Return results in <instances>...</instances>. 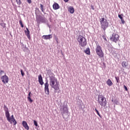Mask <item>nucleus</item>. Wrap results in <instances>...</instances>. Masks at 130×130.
<instances>
[{
	"label": "nucleus",
	"instance_id": "4",
	"mask_svg": "<svg viewBox=\"0 0 130 130\" xmlns=\"http://www.w3.org/2000/svg\"><path fill=\"white\" fill-rule=\"evenodd\" d=\"M98 102L99 103L101 106H104L105 107L107 105V102L106 101V98L103 96V95H99L98 96Z\"/></svg>",
	"mask_w": 130,
	"mask_h": 130
},
{
	"label": "nucleus",
	"instance_id": "10",
	"mask_svg": "<svg viewBox=\"0 0 130 130\" xmlns=\"http://www.w3.org/2000/svg\"><path fill=\"white\" fill-rule=\"evenodd\" d=\"M1 79L4 84H7L9 83V77H8L7 75L5 74V75L1 76Z\"/></svg>",
	"mask_w": 130,
	"mask_h": 130
},
{
	"label": "nucleus",
	"instance_id": "18",
	"mask_svg": "<svg viewBox=\"0 0 130 130\" xmlns=\"http://www.w3.org/2000/svg\"><path fill=\"white\" fill-rule=\"evenodd\" d=\"M68 11L70 13V14H74L75 13V9L72 6L69 7Z\"/></svg>",
	"mask_w": 130,
	"mask_h": 130
},
{
	"label": "nucleus",
	"instance_id": "24",
	"mask_svg": "<svg viewBox=\"0 0 130 130\" xmlns=\"http://www.w3.org/2000/svg\"><path fill=\"white\" fill-rule=\"evenodd\" d=\"M47 74H48L49 76H50V75H51V74H53V73L51 72V70L49 69L47 70Z\"/></svg>",
	"mask_w": 130,
	"mask_h": 130
},
{
	"label": "nucleus",
	"instance_id": "3",
	"mask_svg": "<svg viewBox=\"0 0 130 130\" xmlns=\"http://www.w3.org/2000/svg\"><path fill=\"white\" fill-rule=\"evenodd\" d=\"M60 110L63 118H64V115H63L64 114L70 116V112H69V108H68V105H63L61 106L60 107Z\"/></svg>",
	"mask_w": 130,
	"mask_h": 130
},
{
	"label": "nucleus",
	"instance_id": "1",
	"mask_svg": "<svg viewBox=\"0 0 130 130\" xmlns=\"http://www.w3.org/2000/svg\"><path fill=\"white\" fill-rule=\"evenodd\" d=\"M50 80V86L55 90L57 91L59 89V83L57 82V79L55 78L54 74L51 73L49 76Z\"/></svg>",
	"mask_w": 130,
	"mask_h": 130
},
{
	"label": "nucleus",
	"instance_id": "25",
	"mask_svg": "<svg viewBox=\"0 0 130 130\" xmlns=\"http://www.w3.org/2000/svg\"><path fill=\"white\" fill-rule=\"evenodd\" d=\"M19 22V24L20 25L21 28H24V24H23V22L22 21V20H20Z\"/></svg>",
	"mask_w": 130,
	"mask_h": 130
},
{
	"label": "nucleus",
	"instance_id": "11",
	"mask_svg": "<svg viewBox=\"0 0 130 130\" xmlns=\"http://www.w3.org/2000/svg\"><path fill=\"white\" fill-rule=\"evenodd\" d=\"M38 82L41 86H43L44 84V82H43V78H42V75L41 74H40L38 76Z\"/></svg>",
	"mask_w": 130,
	"mask_h": 130
},
{
	"label": "nucleus",
	"instance_id": "21",
	"mask_svg": "<svg viewBox=\"0 0 130 130\" xmlns=\"http://www.w3.org/2000/svg\"><path fill=\"white\" fill-rule=\"evenodd\" d=\"M84 52L86 53V54H87L88 55H90V48H87L84 51Z\"/></svg>",
	"mask_w": 130,
	"mask_h": 130
},
{
	"label": "nucleus",
	"instance_id": "40",
	"mask_svg": "<svg viewBox=\"0 0 130 130\" xmlns=\"http://www.w3.org/2000/svg\"><path fill=\"white\" fill-rule=\"evenodd\" d=\"M27 2L28 4H31L32 3L31 0H27Z\"/></svg>",
	"mask_w": 130,
	"mask_h": 130
},
{
	"label": "nucleus",
	"instance_id": "27",
	"mask_svg": "<svg viewBox=\"0 0 130 130\" xmlns=\"http://www.w3.org/2000/svg\"><path fill=\"white\" fill-rule=\"evenodd\" d=\"M11 121H12V122H13L14 125H16L17 124V121H16L15 119H12V120H11Z\"/></svg>",
	"mask_w": 130,
	"mask_h": 130
},
{
	"label": "nucleus",
	"instance_id": "46",
	"mask_svg": "<svg viewBox=\"0 0 130 130\" xmlns=\"http://www.w3.org/2000/svg\"><path fill=\"white\" fill-rule=\"evenodd\" d=\"M65 3H68L69 0H63Z\"/></svg>",
	"mask_w": 130,
	"mask_h": 130
},
{
	"label": "nucleus",
	"instance_id": "23",
	"mask_svg": "<svg viewBox=\"0 0 130 130\" xmlns=\"http://www.w3.org/2000/svg\"><path fill=\"white\" fill-rule=\"evenodd\" d=\"M114 103L116 104V105H118V104H119V101H118L117 99H116L114 101Z\"/></svg>",
	"mask_w": 130,
	"mask_h": 130
},
{
	"label": "nucleus",
	"instance_id": "47",
	"mask_svg": "<svg viewBox=\"0 0 130 130\" xmlns=\"http://www.w3.org/2000/svg\"><path fill=\"white\" fill-rule=\"evenodd\" d=\"M94 110H95V111L96 112V111H98V110H97V109H96V108H95Z\"/></svg>",
	"mask_w": 130,
	"mask_h": 130
},
{
	"label": "nucleus",
	"instance_id": "34",
	"mask_svg": "<svg viewBox=\"0 0 130 130\" xmlns=\"http://www.w3.org/2000/svg\"><path fill=\"white\" fill-rule=\"evenodd\" d=\"M34 125H35V126H38V123L37 122V121L34 120Z\"/></svg>",
	"mask_w": 130,
	"mask_h": 130
},
{
	"label": "nucleus",
	"instance_id": "44",
	"mask_svg": "<svg viewBox=\"0 0 130 130\" xmlns=\"http://www.w3.org/2000/svg\"><path fill=\"white\" fill-rule=\"evenodd\" d=\"M45 84H48V80L47 79H46V83Z\"/></svg>",
	"mask_w": 130,
	"mask_h": 130
},
{
	"label": "nucleus",
	"instance_id": "29",
	"mask_svg": "<svg viewBox=\"0 0 130 130\" xmlns=\"http://www.w3.org/2000/svg\"><path fill=\"white\" fill-rule=\"evenodd\" d=\"M15 119V117H14V115H12L11 117H10V120L9 121V122H10V123H12V121H11V120L12 119Z\"/></svg>",
	"mask_w": 130,
	"mask_h": 130
},
{
	"label": "nucleus",
	"instance_id": "8",
	"mask_svg": "<svg viewBox=\"0 0 130 130\" xmlns=\"http://www.w3.org/2000/svg\"><path fill=\"white\" fill-rule=\"evenodd\" d=\"M110 39L111 41H112L113 42H115V43H116L118 40H119V36H118L117 34L113 33L112 35V37L110 38Z\"/></svg>",
	"mask_w": 130,
	"mask_h": 130
},
{
	"label": "nucleus",
	"instance_id": "6",
	"mask_svg": "<svg viewBox=\"0 0 130 130\" xmlns=\"http://www.w3.org/2000/svg\"><path fill=\"white\" fill-rule=\"evenodd\" d=\"M96 47L95 52L97 55H98L99 57H104V53L102 50V47H101V46L99 45V44H96Z\"/></svg>",
	"mask_w": 130,
	"mask_h": 130
},
{
	"label": "nucleus",
	"instance_id": "20",
	"mask_svg": "<svg viewBox=\"0 0 130 130\" xmlns=\"http://www.w3.org/2000/svg\"><path fill=\"white\" fill-rule=\"evenodd\" d=\"M40 8H41V10L42 12L45 14L46 15V13H45V9H44V6L42 4H40Z\"/></svg>",
	"mask_w": 130,
	"mask_h": 130
},
{
	"label": "nucleus",
	"instance_id": "31",
	"mask_svg": "<svg viewBox=\"0 0 130 130\" xmlns=\"http://www.w3.org/2000/svg\"><path fill=\"white\" fill-rule=\"evenodd\" d=\"M122 16H123V14H118V18H119V19H120V20H122V19H123V17H122Z\"/></svg>",
	"mask_w": 130,
	"mask_h": 130
},
{
	"label": "nucleus",
	"instance_id": "42",
	"mask_svg": "<svg viewBox=\"0 0 130 130\" xmlns=\"http://www.w3.org/2000/svg\"><path fill=\"white\" fill-rule=\"evenodd\" d=\"M90 8L91 9V10H93V11H94V6H93V5H91L90 6Z\"/></svg>",
	"mask_w": 130,
	"mask_h": 130
},
{
	"label": "nucleus",
	"instance_id": "22",
	"mask_svg": "<svg viewBox=\"0 0 130 130\" xmlns=\"http://www.w3.org/2000/svg\"><path fill=\"white\" fill-rule=\"evenodd\" d=\"M121 65L122 67L123 68H126V67H127V62H126V61H123L122 63H121Z\"/></svg>",
	"mask_w": 130,
	"mask_h": 130
},
{
	"label": "nucleus",
	"instance_id": "50",
	"mask_svg": "<svg viewBox=\"0 0 130 130\" xmlns=\"http://www.w3.org/2000/svg\"><path fill=\"white\" fill-rule=\"evenodd\" d=\"M37 10H38V11H39V9L38 8Z\"/></svg>",
	"mask_w": 130,
	"mask_h": 130
},
{
	"label": "nucleus",
	"instance_id": "13",
	"mask_svg": "<svg viewBox=\"0 0 130 130\" xmlns=\"http://www.w3.org/2000/svg\"><path fill=\"white\" fill-rule=\"evenodd\" d=\"M42 38L45 40H49L52 38V35H44Z\"/></svg>",
	"mask_w": 130,
	"mask_h": 130
},
{
	"label": "nucleus",
	"instance_id": "51",
	"mask_svg": "<svg viewBox=\"0 0 130 130\" xmlns=\"http://www.w3.org/2000/svg\"><path fill=\"white\" fill-rule=\"evenodd\" d=\"M104 64H105V63H104Z\"/></svg>",
	"mask_w": 130,
	"mask_h": 130
},
{
	"label": "nucleus",
	"instance_id": "36",
	"mask_svg": "<svg viewBox=\"0 0 130 130\" xmlns=\"http://www.w3.org/2000/svg\"><path fill=\"white\" fill-rule=\"evenodd\" d=\"M16 2L18 6L21 5V0H16Z\"/></svg>",
	"mask_w": 130,
	"mask_h": 130
},
{
	"label": "nucleus",
	"instance_id": "41",
	"mask_svg": "<svg viewBox=\"0 0 130 130\" xmlns=\"http://www.w3.org/2000/svg\"><path fill=\"white\" fill-rule=\"evenodd\" d=\"M102 37H103V39H104V40H106V37H105V36L103 35V36H102Z\"/></svg>",
	"mask_w": 130,
	"mask_h": 130
},
{
	"label": "nucleus",
	"instance_id": "38",
	"mask_svg": "<svg viewBox=\"0 0 130 130\" xmlns=\"http://www.w3.org/2000/svg\"><path fill=\"white\" fill-rule=\"evenodd\" d=\"M4 73H5V71H4L3 70H0L1 76H2V75H3V74H4Z\"/></svg>",
	"mask_w": 130,
	"mask_h": 130
},
{
	"label": "nucleus",
	"instance_id": "48",
	"mask_svg": "<svg viewBox=\"0 0 130 130\" xmlns=\"http://www.w3.org/2000/svg\"><path fill=\"white\" fill-rule=\"evenodd\" d=\"M112 102H114V101L113 100V99L112 100Z\"/></svg>",
	"mask_w": 130,
	"mask_h": 130
},
{
	"label": "nucleus",
	"instance_id": "49",
	"mask_svg": "<svg viewBox=\"0 0 130 130\" xmlns=\"http://www.w3.org/2000/svg\"><path fill=\"white\" fill-rule=\"evenodd\" d=\"M22 46H24V44L22 43Z\"/></svg>",
	"mask_w": 130,
	"mask_h": 130
},
{
	"label": "nucleus",
	"instance_id": "39",
	"mask_svg": "<svg viewBox=\"0 0 130 130\" xmlns=\"http://www.w3.org/2000/svg\"><path fill=\"white\" fill-rule=\"evenodd\" d=\"M121 23L122 24H124V23H125V21H124V20H123V19H121Z\"/></svg>",
	"mask_w": 130,
	"mask_h": 130
},
{
	"label": "nucleus",
	"instance_id": "14",
	"mask_svg": "<svg viewBox=\"0 0 130 130\" xmlns=\"http://www.w3.org/2000/svg\"><path fill=\"white\" fill-rule=\"evenodd\" d=\"M22 124L25 129L29 130V127L28 125V123L26 121H23L22 122Z\"/></svg>",
	"mask_w": 130,
	"mask_h": 130
},
{
	"label": "nucleus",
	"instance_id": "7",
	"mask_svg": "<svg viewBox=\"0 0 130 130\" xmlns=\"http://www.w3.org/2000/svg\"><path fill=\"white\" fill-rule=\"evenodd\" d=\"M36 16H37L36 19L38 23H46V18L44 17V15H43L42 16L36 14Z\"/></svg>",
	"mask_w": 130,
	"mask_h": 130
},
{
	"label": "nucleus",
	"instance_id": "12",
	"mask_svg": "<svg viewBox=\"0 0 130 130\" xmlns=\"http://www.w3.org/2000/svg\"><path fill=\"white\" fill-rule=\"evenodd\" d=\"M45 92L47 95H49V84H45Z\"/></svg>",
	"mask_w": 130,
	"mask_h": 130
},
{
	"label": "nucleus",
	"instance_id": "9",
	"mask_svg": "<svg viewBox=\"0 0 130 130\" xmlns=\"http://www.w3.org/2000/svg\"><path fill=\"white\" fill-rule=\"evenodd\" d=\"M4 110L5 111V115L8 121H10V112H9V108L4 105Z\"/></svg>",
	"mask_w": 130,
	"mask_h": 130
},
{
	"label": "nucleus",
	"instance_id": "43",
	"mask_svg": "<svg viewBox=\"0 0 130 130\" xmlns=\"http://www.w3.org/2000/svg\"><path fill=\"white\" fill-rule=\"evenodd\" d=\"M47 26L48 27H49V29H50V31L51 30V29H50V28H51V26L49 25V24H48V23H47Z\"/></svg>",
	"mask_w": 130,
	"mask_h": 130
},
{
	"label": "nucleus",
	"instance_id": "45",
	"mask_svg": "<svg viewBox=\"0 0 130 130\" xmlns=\"http://www.w3.org/2000/svg\"><path fill=\"white\" fill-rule=\"evenodd\" d=\"M24 48H25V49L28 50V48L26 46V45L24 46Z\"/></svg>",
	"mask_w": 130,
	"mask_h": 130
},
{
	"label": "nucleus",
	"instance_id": "30",
	"mask_svg": "<svg viewBox=\"0 0 130 130\" xmlns=\"http://www.w3.org/2000/svg\"><path fill=\"white\" fill-rule=\"evenodd\" d=\"M115 80L117 82V83H119L120 82V80H119V77L118 76H115Z\"/></svg>",
	"mask_w": 130,
	"mask_h": 130
},
{
	"label": "nucleus",
	"instance_id": "33",
	"mask_svg": "<svg viewBox=\"0 0 130 130\" xmlns=\"http://www.w3.org/2000/svg\"><path fill=\"white\" fill-rule=\"evenodd\" d=\"M20 73L22 77H24V76H25V73H24V72L23 71V70L22 69L20 70Z\"/></svg>",
	"mask_w": 130,
	"mask_h": 130
},
{
	"label": "nucleus",
	"instance_id": "35",
	"mask_svg": "<svg viewBox=\"0 0 130 130\" xmlns=\"http://www.w3.org/2000/svg\"><path fill=\"white\" fill-rule=\"evenodd\" d=\"M96 114L99 115V117H100V118H102V116H101V114H100V113H99V111H96Z\"/></svg>",
	"mask_w": 130,
	"mask_h": 130
},
{
	"label": "nucleus",
	"instance_id": "37",
	"mask_svg": "<svg viewBox=\"0 0 130 130\" xmlns=\"http://www.w3.org/2000/svg\"><path fill=\"white\" fill-rule=\"evenodd\" d=\"M123 88L125 91H128V89H127V87H126V86L125 85H123Z\"/></svg>",
	"mask_w": 130,
	"mask_h": 130
},
{
	"label": "nucleus",
	"instance_id": "15",
	"mask_svg": "<svg viewBox=\"0 0 130 130\" xmlns=\"http://www.w3.org/2000/svg\"><path fill=\"white\" fill-rule=\"evenodd\" d=\"M25 35L28 39H30V30L28 29V27H26V30H24Z\"/></svg>",
	"mask_w": 130,
	"mask_h": 130
},
{
	"label": "nucleus",
	"instance_id": "16",
	"mask_svg": "<svg viewBox=\"0 0 130 130\" xmlns=\"http://www.w3.org/2000/svg\"><path fill=\"white\" fill-rule=\"evenodd\" d=\"M31 96H32V93L29 91L27 95V100L30 103H32V102H33V100L31 99Z\"/></svg>",
	"mask_w": 130,
	"mask_h": 130
},
{
	"label": "nucleus",
	"instance_id": "32",
	"mask_svg": "<svg viewBox=\"0 0 130 130\" xmlns=\"http://www.w3.org/2000/svg\"><path fill=\"white\" fill-rule=\"evenodd\" d=\"M54 39H55L56 43H58V38H57V36H54Z\"/></svg>",
	"mask_w": 130,
	"mask_h": 130
},
{
	"label": "nucleus",
	"instance_id": "17",
	"mask_svg": "<svg viewBox=\"0 0 130 130\" xmlns=\"http://www.w3.org/2000/svg\"><path fill=\"white\" fill-rule=\"evenodd\" d=\"M59 5H58V4L55 3L53 5V10H58V9H59Z\"/></svg>",
	"mask_w": 130,
	"mask_h": 130
},
{
	"label": "nucleus",
	"instance_id": "5",
	"mask_svg": "<svg viewBox=\"0 0 130 130\" xmlns=\"http://www.w3.org/2000/svg\"><path fill=\"white\" fill-rule=\"evenodd\" d=\"M100 22L101 23V26L102 29H103L105 32V30H106V28L109 26L108 21H107V20L105 19L104 17H103L100 19Z\"/></svg>",
	"mask_w": 130,
	"mask_h": 130
},
{
	"label": "nucleus",
	"instance_id": "28",
	"mask_svg": "<svg viewBox=\"0 0 130 130\" xmlns=\"http://www.w3.org/2000/svg\"><path fill=\"white\" fill-rule=\"evenodd\" d=\"M11 121H12V122H13L14 125H16L17 124V121H16L15 119H12V120H11Z\"/></svg>",
	"mask_w": 130,
	"mask_h": 130
},
{
	"label": "nucleus",
	"instance_id": "19",
	"mask_svg": "<svg viewBox=\"0 0 130 130\" xmlns=\"http://www.w3.org/2000/svg\"><path fill=\"white\" fill-rule=\"evenodd\" d=\"M107 85L109 86V87H111L112 86V81H111V80L110 79H108V80L106 82Z\"/></svg>",
	"mask_w": 130,
	"mask_h": 130
},
{
	"label": "nucleus",
	"instance_id": "26",
	"mask_svg": "<svg viewBox=\"0 0 130 130\" xmlns=\"http://www.w3.org/2000/svg\"><path fill=\"white\" fill-rule=\"evenodd\" d=\"M0 25L2 26L3 29H5V28H6V23L2 22L0 23Z\"/></svg>",
	"mask_w": 130,
	"mask_h": 130
},
{
	"label": "nucleus",
	"instance_id": "2",
	"mask_svg": "<svg viewBox=\"0 0 130 130\" xmlns=\"http://www.w3.org/2000/svg\"><path fill=\"white\" fill-rule=\"evenodd\" d=\"M77 41L79 43V46L81 47H85V46L87 45V39H86L83 36H78Z\"/></svg>",
	"mask_w": 130,
	"mask_h": 130
}]
</instances>
